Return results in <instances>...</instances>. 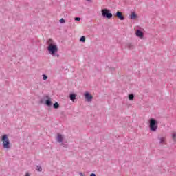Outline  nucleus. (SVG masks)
Listing matches in <instances>:
<instances>
[{"label": "nucleus", "mask_w": 176, "mask_h": 176, "mask_svg": "<svg viewBox=\"0 0 176 176\" xmlns=\"http://www.w3.org/2000/svg\"><path fill=\"white\" fill-rule=\"evenodd\" d=\"M48 47L47 50L52 56H54L55 53H57L58 52V47H57V45H56V43L53 41L52 38H50L48 40Z\"/></svg>", "instance_id": "obj_1"}, {"label": "nucleus", "mask_w": 176, "mask_h": 176, "mask_svg": "<svg viewBox=\"0 0 176 176\" xmlns=\"http://www.w3.org/2000/svg\"><path fill=\"white\" fill-rule=\"evenodd\" d=\"M45 104L47 107H52V98H49L46 101Z\"/></svg>", "instance_id": "obj_8"}, {"label": "nucleus", "mask_w": 176, "mask_h": 176, "mask_svg": "<svg viewBox=\"0 0 176 176\" xmlns=\"http://www.w3.org/2000/svg\"><path fill=\"white\" fill-rule=\"evenodd\" d=\"M79 174H80V176H85V175L82 173H80Z\"/></svg>", "instance_id": "obj_21"}, {"label": "nucleus", "mask_w": 176, "mask_h": 176, "mask_svg": "<svg viewBox=\"0 0 176 176\" xmlns=\"http://www.w3.org/2000/svg\"><path fill=\"white\" fill-rule=\"evenodd\" d=\"M87 2H90V0H87Z\"/></svg>", "instance_id": "obj_24"}, {"label": "nucleus", "mask_w": 176, "mask_h": 176, "mask_svg": "<svg viewBox=\"0 0 176 176\" xmlns=\"http://www.w3.org/2000/svg\"><path fill=\"white\" fill-rule=\"evenodd\" d=\"M80 42H86V37L85 36H82L80 38Z\"/></svg>", "instance_id": "obj_17"}, {"label": "nucleus", "mask_w": 176, "mask_h": 176, "mask_svg": "<svg viewBox=\"0 0 176 176\" xmlns=\"http://www.w3.org/2000/svg\"><path fill=\"white\" fill-rule=\"evenodd\" d=\"M59 107H60V104H58V102H55V103L54 104V108L55 109H57L58 108H59Z\"/></svg>", "instance_id": "obj_14"}, {"label": "nucleus", "mask_w": 176, "mask_h": 176, "mask_svg": "<svg viewBox=\"0 0 176 176\" xmlns=\"http://www.w3.org/2000/svg\"><path fill=\"white\" fill-rule=\"evenodd\" d=\"M85 97L88 102H90L91 100H93V96H91L89 92H86L85 94Z\"/></svg>", "instance_id": "obj_5"}, {"label": "nucleus", "mask_w": 176, "mask_h": 176, "mask_svg": "<svg viewBox=\"0 0 176 176\" xmlns=\"http://www.w3.org/2000/svg\"><path fill=\"white\" fill-rule=\"evenodd\" d=\"M43 80H46V79H47V76H46L45 74H43Z\"/></svg>", "instance_id": "obj_19"}, {"label": "nucleus", "mask_w": 176, "mask_h": 176, "mask_svg": "<svg viewBox=\"0 0 176 176\" xmlns=\"http://www.w3.org/2000/svg\"><path fill=\"white\" fill-rule=\"evenodd\" d=\"M116 16H118V19L120 20H124V16H123V14L121 12L118 11L116 12Z\"/></svg>", "instance_id": "obj_6"}, {"label": "nucleus", "mask_w": 176, "mask_h": 176, "mask_svg": "<svg viewBox=\"0 0 176 176\" xmlns=\"http://www.w3.org/2000/svg\"><path fill=\"white\" fill-rule=\"evenodd\" d=\"M150 130L151 131H156L157 130V124L156 122V120L151 118L150 120Z\"/></svg>", "instance_id": "obj_4"}, {"label": "nucleus", "mask_w": 176, "mask_h": 176, "mask_svg": "<svg viewBox=\"0 0 176 176\" xmlns=\"http://www.w3.org/2000/svg\"><path fill=\"white\" fill-rule=\"evenodd\" d=\"M136 36H138V38H143L144 37V33L141 32V30H137L136 31Z\"/></svg>", "instance_id": "obj_7"}, {"label": "nucleus", "mask_w": 176, "mask_h": 176, "mask_svg": "<svg viewBox=\"0 0 176 176\" xmlns=\"http://www.w3.org/2000/svg\"><path fill=\"white\" fill-rule=\"evenodd\" d=\"M25 176H30V173H27L25 174Z\"/></svg>", "instance_id": "obj_23"}, {"label": "nucleus", "mask_w": 176, "mask_h": 176, "mask_svg": "<svg viewBox=\"0 0 176 176\" xmlns=\"http://www.w3.org/2000/svg\"><path fill=\"white\" fill-rule=\"evenodd\" d=\"M60 23H61V24H64V23H65V20H64V19H60Z\"/></svg>", "instance_id": "obj_18"}, {"label": "nucleus", "mask_w": 176, "mask_h": 176, "mask_svg": "<svg viewBox=\"0 0 176 176\" xmlns=\"http://www.w3.org/2000/svg\"><path fill=\"white\" fill-rule=\"evenodd\" d=\"M129 99L131 101H133V100H134V95L130 94V95L129 96Z\"/></svg>", "instance_id": "obj_16"}, {"label": "nucleus", "mask_w": 176, "mask_h": 176, "mask_svg": "<svg viewBox=\"0 0 176 176\" xmlns=\"http://www.w3.org/2000/svg\"><path fill=\"white\" fill-rule=\"evenodd\" d=\"M137 14H135V12H132L131 15L130 16V19H131V20H135Z\"/></svg>", "instance_id": "obj_11"}, {"label": "nucleus", "mask_w": 176, "mask_h": 176, "mask_svg": "<svg viewBox=\"0 0 176 176\" xmlns=\"http://www.w3.org/2000/svg\"><path fill=\"white\" fill-rule=\"evenodd\" d=\"M63 138L64 137H63L60 134H58V136H57L58 142H63Z\"/></svg>", "instance_id": "obj_9"}, {"label": "nucleus", "mask_w": 176, "mask_h": 176, "mask_svg": "<svg viewBox=\"0 0 176 176\" xmlns=\"http://www.w3.org/2000/svg\"><path fill=\"white\" fill-rule=\"evenodd\" d=\"M36 170L41 173L42 171V167L41 166H36Z\"/></svg>", "instance_id": "obj_15"}, {"label": "nucleus", "mask_w": 176, "mask_h": 176, "mask_svg": "<svg viewBox=\"0 0 176 176\" xmlns=\"http://www.w3.org/2000/svg\"><path fill=\"white\" fill-rule=\"evenodd\" d=\"M1 141L3 142V146L5 149H9V148H10V142L8 138V135H3Z\"/></svg>", "instance_id": "obj_2"}, {"label": "nucleus", "mask_w": 176, "mask_h": 176, "mask_svg": "<svg viewBox=\"0 0 176 176\" xmlns=\"http://www.w3.org/2000/svg\"><path fill=\"white\" fill-rule=\"evenodd\" d=\"M102 16L105 17L106 19H112V12H111V10L104 8L101 10Z\"/></svg>", "instance_id": "obj_3"}, {"label": "nucleus", "mask_w": 176, "mask_h": 176, "mask_svg": "<svg viewBox=\"0 0 176 176\" xmlns=\"http://www.w3.org/2000/svg\"><path fill=\"white\" fill-rule=\"evenodd\" d=\"M76 99V95L75 94H70V100L72 101H75V100Z\"/></svg>", "instance_id": "obj_10"}, {"label": "nucleus", "mask_w": 176, "mask_h": 176, "mask_svg": "<svg viewBox=\"0 0 176 176\" xmlns=\"http://www.w3.org/2000/svg\"><path fill=\"white\" fill-rule=\"evenodd\" d=\"M90 176H96V174L91 173V174L90 175Z\"/></svg>", "instance_id": "obj_22"}, {"label": "nucleus", "mask_w": 176, "mask_h": 176, "mask_svg": "<svg viewBox=\"0 0 176 176\" xmlns=\"http://www.w3.org/2000/svg\"><path fill=\"white\" fill-rule=\"evenodd\" d=\"M164 142H166V138H160V144H164Z\"/></svg>", "instance_id": "obj_12"}, {"label": "nucleus", "mask_w": 176, "mask_h": 176, "mask_svg": "<svg viewBox=\"0 0 176 176\" xmlns=\"http://www.w3.org/2000/svg\"><path fill=\"white\" fill-rule=\"evenodd\" d=\"M74 20H76V21H80V18H79V17H76V18L74 19Z\"/></svg>", "instance_id": "obj_20"}, {"label": "nucleus", "mask_w": 176, "mask_h": 176, "mask_svg": "<svg viewBox=\"0 0 176 176\" xmlns=\"http://www.w3.org/2000/svg\"><path fill=\"white\" fill-rule=\"evenodd\" d=\"M172 138L175 142H176V132L172 133Z\"/></svg>", "instance_id": "obj_13"}]
</instances>
